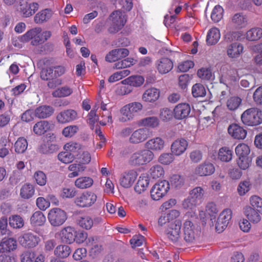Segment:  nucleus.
I'll use <instances>...</instances> for the list:
<instances>
[{
    "label": "nucleus",
    "instance_id": "obj_1",
    "mask_svg": "<svg viewBox=\"0 0 262 262\" xmlns=\"http://www.w3.org/2000/svg\"><path fill=\"white\" fill-rule=\"evenodd\" d=\"M186 220L183 225L184 239L188 243H193L198 237L200 228L198 225V218L194 213L191 217Z\"/></svg>",
    "mask_w": 262,
    "mask_h": 262
},
{
    "label": "nucleus",
    "instance_id": "obj_2",
    "mask_svg": "<svg viewBox=\"0 0 262 262\" xmlns=\"http://www.w3.org/2000/svg\"><path fill=\"white\" fill-rule=\"evenodd\" d=\"M243 124L248 126H256L262 123V111L256 107L245 111L241 115Z\"/></svg>",
    "mask_w": 262,
    "mask_h": 262
},
{
    "label": "nucleus",
    "instance_id": "obj_3",
    "mask_svg": "<svg viewBox=\"0 0 262 262\" xmlns=\"http://www.w3.org/2000/svg\"><path fill=\"white\" fill-rule=\"evenodd\" d=\"M143 107L142 104L139 102H133L125 105L120 111L121 115L120 121L125 122L133 120L137 114L142 111Z\"/></svg>",
    "mask_w": 262,
    "mask_h": 262
},
{
    "label": "nucleus",
    "instance_id": "obj_4",
    "mask_svg": "<svg viewBox=\"0 0 262 262\" xmlns=\"http://www.w3.org/2000/svg\"><path fill=\"white\" fill-rule=\"evenodd\" d=\"M154 157V152L146 148L143 149L133 153L129 158V163L133 166L142 165L149 163Z\"/></svg>",
    "mask_w": 262,
    "mask_h": 262
},
{
    "label": "nucleus",
    "instance_id": "obj_5",
    "mask_svg": "<svg viewBox=\"0 0 262 262\" xmlns=\"http://www.w3.org/2000/svg\"><path fill=\"white\" fill-rule=\"evenodd\" d=\"M97 200V194L92 191H85L77 196L75 204L78 207L86 208L92 207Z\"/></svg>",
    "mask_w": 262,
    "mask_h": 262
},
{
    "label": "nucleus",
    "instance_id": "obj_6",
    "mask_svg": "<svg viewBox=\"0 0 262 262\" xmlns=\"http://www.w3.org/2000/svg\"><path fill=\"white\" fill-rule=\"evenodd\" d=\"M110 18L112 20V24L108 30L111 33H117L122 29L126 22L125 13L119 10L113 12L110 16Z\"/></svg>",
    "mask_w": 262,
    "mask_h": 262
},
{
    "label": "nucleus",
    "instance_id": "obj_7",
    "mask_svg": "<svg viewBox=\"0 0 262 262\" xmlns=\"http://www.w3.org/2000/svg\"><path fill=\"white\" fill-rule=\"evenodd\" d=\"M40 27H35L27 31L24 35L19 37V40L22 42L30 41L32 46H38L41 44L42 39Z\"/></svg>",
    "mask_w": 262,
    "mask_h": 262
},
{
    "label": "nucleus",
    "instance_id": "obj_8",
    "mask_svg": "<svg viewBox=\"0 0 262 262\" xmlns=\"http://www.w3.org/2000/svg\"><path fill=\"white\" fill-rule=\"evenodd\" d=\"M48 219L52 226H59L67 220V214L62 209L59 208H54L49 210Z\"/></svg>",
    "mask_w": 262,
    "mask_h": 262
},
{
    "label": "nucleus",
    "instance_id": "obj_9",
    "mask_svg": "<svg viewBox=\"0 0 262 262\" xmlns=\"http://www.w3.org/2000/svg\"><path fill=\"white\" fill-rule=\"evenodd\" d=\"M169 188V183L167 181L163 180L156 183L150 190L151 199L155 201L160 200L167 194Z\"/></svg>",
    "mask_w": 262,
    "mask_h": 262
},
{
    "label": "nucleus",
    "instance_id": "obj_10",
    "mask_svg": "<svg viewBox=\"0 0 262 262\" xmlns=\"http://www.w3.org/2000/svg\"><path fill=\"white\" fill-rule=\"evenodd\" d=\"M37 3H29L28 0H19L18 10L24 17H29L34 14L38 9Z\"/></svg>",
    "mask_w": 262,
    "mask_h": 262
},
{
    "label": "nucleus",
    "instance_id": "obj_11",
    "mask_svg": "<svg viewBox=\"0 0 262 262\" xmlns=\"http://www.w3.org/2000/svg\"><path fill=\"white\" fill-rule=\"evenodd\" d=\"M20 244L26 248H32L36 247L40 241V237L31 232L24 234L18 238Z\"/></svg>",
    "mask_w": 262,
    "mask_h": 262
},
{
    "label": "nucleus",
    "instance_id": "obj_12",
    "mask_svg": "<svg viewBox=\"0 0 262 262\" xmlns=\"http://www.w3.org/2000/svg\"><path fill=\"white\" fill-rule=\"evenodd\" d=\"M232 211L230 209H224L220 213L215 225L217 232H222L227 227L232 218Z\"/></svg>",
    "mask_w": 262,
    "mask_h": 262
},
{
    "label": "nucleus",
    "instance_id": "obj_13",
    "mask_svg": "<svg viewBox=\"0 0 262 262\" xmlns=\"http://www.w3.org/2000/svg\"><path fill=\"white\" fill-rule=\"evenodd\" d=\"M182 223L180 220H176L173 223H170L165 233L167 237L173 242H176L180 237Z\"/></svg>",
    "mask_w": 262,
    "mask_h": 262
},
{
    "label": "nucleus",
    "instance_id": "obj_14",
    "mask_svg": "<svg viewBox=\"0 0 262 262\" xmlns=\"http://www.w3.org/2000/svg\"><path fill=\"white\" fill-rule=\"evenodd\" d=\"M214 171L215 167L213 164L208 161H205L195 167L193 173L195 176L205 177L212 175Z\"/></svg>",
    "mask_w": 262,
    "mask_h": 262
},
{
    "label": "nucleus",
    "instance_id": "obj_15",
    "mask_svg": "<svg viewBox=\"0 0 262 262\" xmlns=\"http://www.w3.org/2000/svg\"><path fill=\"white\" fill-rule=\"evenodd\" d=\"M138 176L137 172L134 170H130L123 172L119 179L120 185L125 188H129L134 184Z\"/></svg>",
    "mask_w": 262,
    "mask_h": 262
},
{
    "label": "nucleus",
    "instance_id": "obj_16",
    "mask_svg": "<svg viewBox=\"0 0 262 262\" xmlns=\"http://www.w3.org/2000/svg\"><path fill=\"white\" fill-rule=\"evenodd\" d=\"M165 146V140L160 137H154L146 142L145 147L147 150L153 151H160L163 150Z\"/></svg>",
    "mask_w": 262,
    "mask_h": 262
},
{
    "label": "nucleus",
    "instance_id": "obj_17",
    "mask_svg": "<svg viewBox=\"0 0 262 262\" xmlns=\"http://www.w3.org/2000/svg\"><path fill=\"white\" fill-rule=\"evenodd\" d=\"M244 45L239 42H234L229 44L226 48V53L228 57L237 59L243 53Z\"/></svg>",
    "mask_w": 262,
    "mask_h": 262
},
{
    "label": "nucleus",
    "instance_id": "obj_18",
    "mask_svg": "<svg viewBox=\"0 0 262 262\" xmlns=\"http://www.w3.org/2000/svg\"><path fill=\"white\" fill-rule=\"evenodd\" d=\"M149 137V130L146 128H140L132 133L129 139L130 143L138 144L142 143Z\"/></svg>",
    "mask_w": 262,
    "mask_h": 262
},
{
    "label": "nucleus",
    "instance_id": "obj_19",
    "mask_svg": "<svg viewBox=\"0 0 262 262\" xmlns=\"http://www.w3.org/2000/svg\"><path fill=\"white\" fill-rule=\"evenodd\" d=\"M188 145V142L185 139H178L172 143L170 151L174 156H181L186 150Z\"/></svg>",
    "mask_w": 262,
    "mask_h": 262
},
{
    "label": "nucleus",
    "instance_id": "obj_20",
    "mask_svg": "<svg viewBox=\"0 0 262 262\" xmlns=\"http://www.w3.org/2000/svg\"><path fill=\"white\" fill-rule=\"evenodd\" d=\"M156 68L159 73L165 74L170 72L173 68V62L166 57H162L157 60L155 63Z\"/></svg>",
    "mask_w": 262,
    "mask_h": 262
},
{
    "label": "nucleus",
    "instance_id": "obj_21",
    "mask_svg": "<svg viewBox=\"0 0 262 262\" xmlns=\"http://www.w3.org/2000/svg\"><path fill=\"white\" fill-rule=\"evenodd\" d=\"M228 132L230 136L237 140H243L247 136V130L237 124H232L228 127Z\"/></svg>",
    "mask_w": 262,
    "mask_h": 262
},
{
    "label": "nucleus",
    "instance_id": "obj_22",
    "mask_svg": "<svg viewBox=\"0 0 262 262\" xmlns=\"http://www.w3.org/2000/svg\"><path fill=\"white\" fill-rule=\"evenodd\" d=\"M44 67L40 72V77L43 80H48L54 78L53 72V60L45 59L43 60Z\"/></svg>",
    "mask_w": 262,
    "mask_h": 262
},
{
    "label": "nucleus",
    "instance_id": "obj_23",
    "mask_svg": "<svg viewBox=\"0 0 262 262\" xmlns=\"http://www.w3.org/2000/svg\"><path fill=\"white\" fill-rule=\"evenodd\" d=\"M191 111L190 105L187 103H181L177 105L173 109V115L176 119L181 120L188 116Z\"/></svg>",
    "mask_w": 262,
    "mask_h": 262
},
{
    "label": "nucleus",
    "instance_id": "obj_24",
    "mask_svg": "<svg viewBox=\"0 0 262 262\" xmlns=\"http://www.w3.org/2000/svg\"><path fill=\"white\" fill-rule=\"evenodd\" d=\"M78 118L77 112L72 109H68L59 113L56 116L57 121L60 123H66L75 120Z\"/></svg>",
    "mask_w": 262,
    "mask_h": 262
},
{
    "label": "nucleus",
    "instance_id": "obj_25",
    "mask_svg": "<svg viewBox=\"0 0 262 262\" xmlns=\"http://www.w3.org/2000/svg\"><path fill=\"white\" fill-rule=\"evenodd\" d=\"M76 231L74 228L68 226L62 229L57 235L63 243L70 244L75 241Z\"/></svg>",
    "mask_w": 262,
    "mask_h": 262
},
{
    "label": "nucleus",
    "instance_id": "obj_26",
    "mask_svg": "<svg viewBox=\"0 0 262 262\" xmlns=\"http://www.w3.org/2000/svg\"><path fill=\"white\" fill-rule=\"evenodd\" d=\"M230 24L236 29H242L248 24V18L243 13H236L231 17Z\"/></svg>",
    "mask_w": 262,
    "mask_h": 262
},
{
    "label": "nucleus",
    "instance_id": "obj_27",
    "mask_svg": "<svg viewBox=\"0 0 262 262\" xmlns=\"http://www.w3.org/2000/svg\"><path fill=\"white\" fill-rule=\"evenodd\" d=\"M54 112V109L52 106L42 105L34 110V116L39 119H45L52 116Z\"/></svg>",
    "mask_w": 262,
    "mask_h": 262
},
{
    "label": "nucleus",
    "instance_id": "obj_28",
    "mask_svg": "<svg viewBox=\"0 0 262 262\" xmlns=\"http://www.w3.org/2000/svg\"><path fill=\"white\" fill-rule=\"evenodd\" d=\"M160 91L155 88L147 89L143 94L142 99L143 101L148 103H154L158 100Z\"/></svg>",
    "mask_w": 262,
    "mask_h": 262
},
{
    "label": "nucleus",
    "instance_id": "obj_29",
    "mask_svg": "<svg viewBox=\"0 0 262 262\" xmlns=\"http://www.w3.org/2000/svg\"><path fill=\"white\" fill-rule=\"evenodd\" d=\"M244 213L247 219L253 224H257L261 220V213L250 206L244 208Z\"/></svg>",
    "mask_w": 262,
    "mask_h": 262
},
{
    "label": "nucleus",
    "instance_id": "obj_30",
    "mask_svg": "<svg viewBox=\"0 0 262 262\" xmlns=\"http://www.w3.org/2000/svg\"><path fill=\"white\" fill-rule=\"evenodd\" d=\"M16 248L17 242L13 238H4L0 242V253L13 251Z\"/></svg>",
    "mask_w": 262,
    "mask_h": 262
},
{
    "label": "nucleus",
    "instance_id": "obj_31",
    "mask_svg": "<svg viewBox=\"0 0 262 262\" xmlns=\"http://www.w3.org/2000/svg\"><path fill=\"white\" fill-rule=\"evenodd\" d=\"M51 125L46 120H41L36 123L33 127V133L37 136L44 135L50 130Z\"/></svg>",
    "mask_w": 262,
    "mask_h": 262
},
{
    "label": "nucleus",
    "instance_id": "obj_32",
    "mask_svg": "<svg viewBox=\"0 0 262 262\" xmlns=\"http://www.w3.org/2000/svg\"><path fill=\"white\" fill-rule=\"evenodd\" d=\"M160 125V120L156 116H150L143 118L138 122V125L144 128H156Z\"/></svg>",
    "mask_w": 262,
    "mask_h": 262
},
{
    "label": "nucleus",
    "instance_id": "obj_33",
    "mask_svg": "<svg viewBox=\"0 0 262 262\" xmlns=\"http://www.w3.org/2000/svg\"><path fill=\"white\" fill-rule=\"evenodd\" d=\"M144 78L141 75H136L130 76L121 81V83L124 85H128L133 87H139L144 82Z\"/></svg>",
    "mask_w": 262,
    "mask_h": 262
},
{
    "label": "nucleus",
    "instance_id": "obj_34",
    "mask_svg": "<svg viewBox=\"0 0 262 262\" xmlns=\"http://www.w3.org/2000/svg\"><path fill=\"white\" fill-rule=\"evenodd\" d=\"M53 12L50 9L42 10L36 14L34 17L36 24H42L48 21L52 16Z\"/></svg>",
    "mask_w": 262,
    "mask_h": 262
},
{
    "label": "nucleus",
    "instance_id": "obj_35",
    "mask_svg": "<svg viewBox=\"0 0 262 262\" xmlns=\"http://www.w3.org/2000/svg\"><path fill=\"white\" fill-rule=\"evenodd\" d=\"M221 38L220 30L215 27L209 30L206 36V43L209 46L215 45Z\"/></svg>",
    "mask_w": 262,
    "mask_h": 262
},
{
    "label": "nucleus",
    "instance_id": "obj_36",
    "mask_svg": "<svg viewBox=\"0 0 262 262\" xmlns=\"http://www.w3.org/2000/svg\"><path fill=\"white\" fill-rule=\"evenodd\" d=\"M244 38V33L242 31H229L224 35V40L227 43H232L242 40Z\"/></svg>",
    "mask_w": 262,
    "mask_h": 262
},
{
    "label": "nucleus",
    "instance_id": "obj_37",
    "mask_svg": "<svg viewBox=\"0 0 262 262\" xmlns=\"http://www.w3.org/2000/svg\"><path fill=\"white\" fill-rule=\"evenodd\" d=\"M245 36V34H244ZM245 37L248 41H257L262 37V28L254 27L247 31Z\"/></svg>",
    "mask_w": 262,
    "mask_h": 262
},
{
    "label": "nucleus",
    "instance_id": "obj_38",
    "mask_svg": "<svg viewBox=\"0 0 262 262\" xmlns=\"http://www.w3.org/2000/svg\"><path fill=\"white\" fill-rule=\"evenodd\" d=\"M199 205H200V204L192 199L190 196L185 199L182 204L183 208L191 211V212H188L186 213V216L191 217V214L193 215L194 213L196 214L195 213V208Z\"/></svg>",
    "mask_w": 262,
    "mask_h": 262
},
{
    "label": "nucleus",
    "instance_id": "obj_39",
    "mask_svg": "<svg viewBox=\"0 0 262 262\" xmlns=\"http://www.w3.org/2000/svg\"><path fill=\"white\" fill-rule=\"evenodd\" d=\"M46 221V216L40 211H35L30 217V223L32 226L34 227L42 226L45 223Z\"/></svg>",
    "mask_w": 262,
    "mask_h": 262
},
{
    "label": "nucleus",
    "instance_id": "obj_40",
    "mask_svg": "<svg viewBox=\"0 0 262 262\" xmlns=\"http://www.w3.org/2000/svg\"><path fill=\"white\" fill-rule=\"evenodd\" d=\"M149 179L146 175H141L139 178L137 183L135 187V190L138 193L144 192L148 187Z\"/></svg>",
    "mask_w": 262,
    "mask_h": 262
},
{
    "label": "nucleus",
    "instance_id": "obj_41",
    "mask_svg": "<svg viewBox=\"0 0 262 262\" xmlns=\"http://www.w3.org/2000/svg\"><path fill=\"white\" fill-rule=\"evenodd\" d=\"M86 166L79 163H74L70 164L68 167V169L71 171L68 175L70 178L76 177L82 173L85 169Z\"/></svg>",
    "mask_w": 262,
    "mask_h": 262
},
{
    "label": "nucleus",
    "instance_id": "obj_42",
    "mask_svg": "<svg viewBox=\"0 0 262 262\" xmlns=\"http://www.w3.org/2000/svg\"><path fill=\"white\" fill-rule=\"evenodd\" d=\"M93 180L89 177H81L75 181V185L79 189H86L90 188L93 184Z\"/></svg>",
    "mask_w": 262,
    "mask_h": 262
},
{
    "label": "nucleus",
    "instance_id": "obj_43",
    "mask_svg": "<svg viewBox=\"0 0 262 262\" xmlns=\"http://www.w3.org/2000/svg\"><path fill=\"white\" fill-rule=\"evenodd\" d=\"M232 151L228 147H222L218 151L217 158L222 162H228L232 158Z\"/></svg>",
    "mask_w": 262,
    "mask_h": 262
},
{
    "label": "nucleus",
    "instance_id": "obj_44",
    "mask_svg": "<svg viewBox=\"0 0 262 262\" xmlns=\"http://www.w3.org/2000/svg\"><path fill=\"white\" fill-rule=\"evenodd\" d=\"M205 194V190L200 186L193 188L189 192V195L200 204L203 202Z\"/></svg>",
    "mask_w": 262,
    "mask_h": 262
},
{
    "label": "nucleus",
    "instance_id": "obj_45",
    "mask_svg": "<svg viewBox=\"0 0 262 262\" xmlns=\"http://www.w3.org/2000/svg\"><path fill=\"white\" fill-rule=\"evenodd\" d=\"M35 193V188L32 184L26 183L21 187L20 195L24 199H29L32 198Z\"/></svg>",
    "mask_w": 262,
    "mask_h": 262
},
{
    "label": "nucleus",
    "instance_id": "obj_46",
    "mask_svg": "<svg viewBox=\"0 0 262 262\" xmlns=\"http://www.w3.org/2000/svg\"><path fill=\"white\" fill-rule=\"evenodd\" d=\"M73 92L72 88L68 85H65L54 91L52 95L54 97L61 98L69 96Z\"/></svg>",
    "mask_w": 262,
    "mask_h": 262
},
{
    "label": "nucleus",
    "instance_id": "obj_47",
    "mask_svg": "<svg viewBox=\"0 0 262 262\" xmlns=\"http://www.w3.org/2000/svg\"><path fill=\"white\" fill-rule=\"evenodd\" d=\"M58 145L52 143L50 141H47L42 144L39 147L40 152L45 154L53 153L58 150Z\"/></svg>",
    "mask_w": 262,
    "mask_h": 262
},
{
    "label": "nucleus",
    "instance_id": "obj_48",
    "mask_svg": "<svg viewBox=\"0 0 262 262\" xmlns=\"http://www.w3.org/2000/svg\"><path fill=\"white\" fill-rule=\"evenodd\" d=\"M28 147L27 140L24 137H19L14 143V150L17 154H23Z\"/></svg>",
    "mask_w": 262,
    "mask_h": 262
},
{
    "label": "nucleus",
    "instance_id": "obj_49",
    "mask_svg": "<svg viewBox=\"0 0 262 262\" xmlns=\"http://www.w3.org/2000/svg\"><path fill=\"white\" fill-rule=\"evenodd\" d=\"M71 252L70 247L68 245H61L58 246L54 250V254L60 258H66Z\"/></svg>",
    "mask_w": 262,
    "mask_h": 262
},
{
    "label": "nucleus",
    "instance_id": "obj_50",
    "mask_svg": "<svg viewBox=\"0 0 262 262\" xmlns=\"http://www.w3.org/2000/svg\"><path fill=\"white\" fill-rule=\"evenodd\" d=\"M242 103V99L237 96H232L229 98L226 101V106L230 111H235Z\"/></svg>",
    "mask_w": 262,
    "mask_h": 262
},
{
    "label": "nucleus",
    "instance_id": "obj_51",
    "mask_svg": "<svg viewBox=\"0 0 262 262\" xmlns=\"http://www.w3.org/2000/svg\"><path fill=\"white\" fill-rule=\"evenodd\" d=\"M250 207L261 213L262 214V198L256 195H253L249 198Z\"/></svg>",
    "mask_w": 262,
    "mask_h": 262
},
{
    "label": "nucleus",
    "instance_id": "obj_52",
    "mask_svg": "<svg viewBox=\"0 0 262 262\" xmlns=\"http://www.w3.org/2000/svg\"><path fill=\"white\" fill-rule=\"evenodd\" d=\"M235 151L238 157H248L250 152V148L245 143H239L236 146Z\"/></svg>",
    "mask_w": 262,
    "mask_h": 262
},
{
    "label": "nucleus",
    "instance_id": "obj_53",
    "mask_svg": "<svg viewBox=\"0 0 262 262\" xmlns=\"http://www.w3.org/2000/svg\"><path fill=\"white\" fill-rule=\"evenodd\" d=\"M164 174L163 168L160 165L152 166L149 170V174L154 179L162 177Z\"/></svg>",
    "mask_w": 262,
    "mask_h": 262
},
{
    "label": "nucleus",
    "instance_id": "obj_54",
    "mask_svg": "<svg viewBox=\"0 0 262 262\" xmlns=\"http://www.w3.org/2000/svg\"><path fill=\"white\" fill-rule=\"evenodd\" d=\"M9 223L10 226L15 229L22 228L24 225L23 218L18 215H12L9 217Z\"/></svg>",
    "mask_w": 262,
    "mask_h": 262
},
{
    "label": "nucleus",
    "instance_id": "obj_55",
    "mask_svg": "<svg viewBox=\"0 0 262 262\" xmlns=\"http://www.w3.org/2000/svg\"><path fill=\"white\" fill-rule=\"evenodd\" d=\"M136 60L133 58L128 57L114 64V68L116 69H121L130 67L136 63Z\"/></svg>",
    "mask_w": 262,
    "mask_h": 262
},
{
    "label": "nucleus",
    "instance_id": "obj_56",
    "mask_svg": "<svg viewBox=\"0 0 262 262\" xmlns=\"http://www.w3.org/2000/svg\"><path fill=\"white\" fill-rule=\"evenodd\" d=\"M79 225L86 230H89L93 226V220L89 215H84L79 217L78 220Z\"/></svg>",
    "mask_w": 262,
    "mask_h": 262
},
{
    "label": "nucleus",
    "instance_id": "obj_57",
    "mask_svg": "<svg viewBox=\"0 0 262 262\" xmlns=\"http://www.w3.org/2000/svg\"><path fill=\"white\" fill-rule=\"evenodd\" d=\"M191 91L192 94L194 97H203L206 94L205 87L201 83H196L193 85Z\"/></svg>",
    "mask_w": 262,
    "mask_h": 262
},
{
    "label": "nucleus",
    "instance_id": "obj_58",
    "mask_svg": "<svg viewBox=\"0 0 262 262\" xmlns=\"http://www.w3.org/2000/svg\"><path fill=\"white\" fill-rule=\"evenodd\" d=\"M170 182L172 186L180 188L184 185L185 178L179 174H173L171 177Z\"/></svg>",
    "mask_w": 262,
    "mask_h": 262
},
{
    "label": "nucleus",
    "instance_id": "obj_59",
    "mask_svg": "<svg viewBox=\"0 0 262 262\" xmlns=\"http://www.w3.org/2000/svg\"><path fill=\"white\" fill-rule=\"evenodd\" d=\"M76 194V190L72 187H66L62 188L60 193V196L62 199H72Z\"/></svg>",
    "mask_w": 262,
    "mask_h": 262
},
{
    "label": "nucleus",
    "instance_id": "obj_60",
    "mask_svg": "<svg viewBox=\"0 0 262 262\" xmlns=\"http://www.w3.org/2000/svg\"><path fill=\"white\" fill-rule=\"evenodd\" d=\"M224 13L223 8L217 5L215 6L212 11L211 18L214 22H219L223 17Z\"/></svg>",
    "mask_w": 262,
    "mask_h": 262
},
{
    "label": "nucleus",
    "instance_id": "obj_61",
    "mask_svg": "<svg viewBox=\"0 0 262 262\" xmlns=\"http://www.w3.org/2000/svg\"><path fill=\"white\" fill-rule=\"evenodd\" d=\"M250 188L251 184L250 181L246 180L239 183L237 191L240 196H243L250 190Z\"/></svg>",
    "mask_w": 262,
    "mask_h": 262
},
{
    "label": "nucleus",
    "instance_id": "obj_62",
    "mask_svg": "<svg viewBox=\"0 0 262 262\" xmlns=\"http://www.w3.org/2000/svg\"><path fill=\"white\" fill-rule=\"evenodd\" d=\"M174 155L172 152L162 154L158 158L159 162L164 165H169L174 160Z\"/></svg>",
    "mask_w": 262,
    "mask_h": 262
},
{
    "label": "nucleus",
    "instance_id": "obj_63",
    "mask_svg": "<svg viewBox=\"0 0 262 262\" xmlns=\"http://www.w3.org/2000/svg\"><path fill=\"white\" fill-rule=\"evenodd\" d=\"M34 178L39 186H45L47 183V176L42 171H37L34 174Z\"/></svg>",
    "mask_w": 262,
    "mask_h": 262
},
{
    "label": "nucleus",
    "instance_id": "obj_64",
    "mask_svg": "<svg viewBox=\"0 0 262 262\" xmlns=\"http://www.w3.org/2000/svg\"><path fill=\"white\" fill-rule=\"evenodd\" d=\"M58 159L63 163H69L74 160V157L71 152L66 150L58 154Z\"/></svg>",
    "mask_w": 262,
    "mask_h": 262
}]
</instances>
